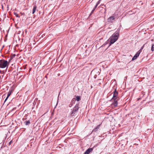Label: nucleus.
I'll use <instances>...</instances> for the list:
<instances>
[{
    "label": "nucleus",
    "mask_w": 154,
    "mask_h": 154,
    "mask_svg": "<svg viewBox=\"0 0 154 154\" xmlns=\"http://www.w3.org/2000/svg\"><path fill=\"white\" fill-rule=\"evenodd\" d=\"M119 36V34L118 31L116 32L112 35L109 39V40H110V44L106 49H107L111 45V44L114 43L117 40Z\"/></svg>",
    "instance_id": "1"
},
{
    "label": "nucleus",
    "mask_w": 154,
    "mask_h": 154,
    "mask_svg": "<svg viewBox=\"0 0 154 154\" xmlns=\"http://www.w3.org/2000/svg\"><path fill=\"white\" fill-rule=\"evenodd\" d=\"M9 64V62L4 59L0 60V68L7 69Z\"/></svg>",
    "instance_id": "2"
},
{
    "label": "nucleus",
    "mask_w": 154,
    "mask_h": 154,
    "mask_svg": "<svg viewBox=\"0 0 154 154\" xmlns=\"http://www.w3.org/2000/svg\"><path fill=\"white\" fill-rule=\"evenodd\" d=\"M79 104L75 105L74 108L71 110V111L70 113V115L71 116H76L78 110L79 109Z\"/></svg>",
    "instance_id": "3"
},
{
    "label": "nucleus",
    "mask_w": 154,
    "mask_h": 154,
    "mask_svg": "<svg viewBox=\"0 0 154 154\" xmlns=\"http://www.w3.org/2000/svg\"><path fill=\"white\" fill-rule=\"evenodd\" d=\"M119 99V97H115L114 99H112L111 100H113V102L112 104V105H113L114 107H116L118 105V100Z\"/></svg>",
    "instance_id": "4"
},
{
    "label": "nucleus",
    "mask_w": 154,
    "mask_h": 154,
    "mask_svg": "<svg viewBox=\"0 0 154 154\" xmlns=\"http://www.w3.org/2000/svg\"><path fill=\"white\" fill-rule=\"evenodd\" d=\"M140 53V51H139L137 52L136 54L132 58V60H134L136 59L137 58V57L139 56Z\"/></svg>",
    "instance_id": "5"
},
{
    "label": "nucleus",
    "mask_w": 154,
    "mask_h": 154,
    "mask_svg": "<svg viewBox=\"0 0 154 154\" xmlns=\"http://www.w3.org/2000/svg\"><path fill=\"white\" fill-rule=\"evenodd\" d=\"M115 19V18L114 16H111L108 19V21L109 22L112 23Z\"/></svg>",
    "instance_id": "6"
},
{
    "label": "nucleus",
    "mask_w": 154,
    "mask_h": 154,
    "mask_svg": "<svg viewBox=\"0 0 154 154\" xmlns=\"http://www.w3.org/2000/svg\"><path fill=\"white\" fill-rule=\"evenodd\" d=\"M93 149L92 148H89L87 149L85 152L84 154H89L90 152H92Z\"/></svg>",
    "instance_id": "7"
},
{
    "label": "nucleus",
    "mask_w": 154,
    "mask_h": 154,
    "mask_svg": "<svg viewBox=\"0 0 154 154\" xmlns=\"http://www.w3.org/2000/svg\"><path fill=\"white\" fill-rule=\"evenodd\" d=\"M118 92L116 91V90H115L113 92V95L112 99H114L115 97H119L118 96Z\"/></svg>",
    "instance_id": "8"
},
{
    "label": "nucleus",
    "mask_w": 154,
    "mask_h": 154,
    "mask_svg": "<svg viewBox=\"0 0 154 154\" xmlns=\"http://www.w3.org/2000/svg\"><path fill=\"white\" fill-rule=\"evenodd\" d=\"M11 91H9L8 93L7 97L5 100V102L7 100L8 98L11 95Z\"/></svg>",
    "instance_id": "9"
},
{
    "label": "nucleus",
    "mask_w": 154,
    "mask_h": 154,
    "mask_svg": "<svg viewBox=\"0 0 154 154\" xmlns=\"http://www.w3.org/2000/svg\"><path fill=\"white\" fill-rule=\"evenodd\" d=\"M36 8H37V7L36 5L34 6L33 10H32V14H34L35 13V12L36 10Z\"/></svg>",
    "instance_id": "10"
},
{
    "label": "nucleus",
    "mask_w": 154,
    "mask_h": 154,
    "mask_svg": "<svg viewBox=\"0 0 154 154\" xmlns=\"http://www.w3.org/2000/svg\"><path fill=\"white\" fill-rule=\"evenodd\" d=\"M25 123L26 125H28L30 123V121L29 120L25 121Z\"/></svg>",
    "instance_id": "11"
},
{
    "label": "nucleus",
    "mask_w": 154,
    "mask_h": 154,
    "mask_svg": "<svg viewBox=\"0 0 154 154\" xmlns=\"http://www.w3.org/2000/svg\"><path fill=\"white\" fill-rule=\"evenodd\" d=\"M76 100L77 101H79L80 100V96H77L76 97Z\"/></svg>",
    "instance_id": "12"
},
{
    "label": "nucleus",
    "mask_w": 154,
    "mask_h": 154,
    "mask_svg": "<svg viewBox=\"0 0 154 154\" xmlns=\"http://www.w3.org/2000/svg\"><path fill=\"white\" fill-rule=\"evenodd\" d=\"M151 51H154V45L153 44L151 47Z\"/></svg>",
    "instance_id": "13"
},
{
    "label": "nucleus",
    "mask_w": 154,
    "mask_h": 154,
    "mask_svg": "<svg viewBox=\"0 0 154 154\" xmlns=\"http://www.w3.org/2000/svg\"><path fill=\"white\" fill-rule=\"evenodd\" d=\"M14 14L17 17H20V16H19L18 14L17 13L14 12Z\"/></svg>",
    "instance_id": "14"
},
{
    "label": "nucleus",
    "mask_w": 154,
    "mask_h": 154,
    "mask_svg": "<svg viewBox=\"0 0 154 154\" xmlns=\"http://www.w3.org/2000/svg\"><path fill=\"white\" fill-rule=\"evenodd\" d=\"M107 44H108V42H105L104 44H103V45H102L101 46V47H103L105 45H107Z\"/></svg>",
    "instance_id": "15"
},
{
    "label": "nucleus",
    "mask_w": 154,
    "mask_h": 154,
    "mask_svg": "<svg viewBox=\"0 0 154 154\" xmlns=\"http://www.w3.org/2000/svg\"><path fill=\"white\" fill-rule=\"evenodd\" d=\"M99 126H100V125H99L98 126H97V128H95L94 129V131H96L97 130V129L99 128Z\"/></svg>",
    "instance_id": "16"
},
{
    "label": "nucleus",
    "mask_w": 154,
    "mask_h": 154,
    "mask_svg": "<svg viewBox=\"0 0 154 154\" xmlns=\"http://www.w3.org/2000/svg\"><path fill=\"white\" fill-rule=\"evenodd\" d=\"M95 10V9H93L91 13H90V15H91V14L94 12Z\"/></svg>",
    "instance_id": "17"
},
{
    "label": "nucleus",
    "mask_w": 154,
    "mask_h": 154,
    "mask_svg": "<svg viewBox=\"0 0 154 154\" xmlns=\"http://www.w3.org/2000/svg\"><path fill=\"white\" fill-rule=\"evenodd\" d=\"M12 143V140H11L9 143V145H10L11 143Z\"/></svg>",
    "instance_id": "18"
},
{
    "label": "nucleus",
    "mask_w": 154,
    "mask_h": 154,
    "mask_svg": "<svg viewBox=\"0 0 154 154\" xmlns=\"http://www.w3.org/2000/svg\"><path fill=\"white\" fill-rule=\"evenodd\" d=\"M97 5H95V7H94V9H95H95L97 8Z\"/></svg>",
    "instance_id": "19"
},
{
    "label": "nucleus",
    "mask_w": 154,
    "mask_h": 154,
    "mask_svg": "<svg viewBox=\"0 0 154 154\" xmlns=\"http://www.w3.org/2000/svg\"><path fill=\"white\" fill-rule=\"evenodd\" d=\"M99 3H100V2H99V1H98V2H97V4H96V5H97L98 6V4H99Z\"/></svg>",
    "instance_id": "20"
},
{
    "label": "nucleus",
    "mask_w": 154,
    "mask_h": 154,
    "mask_svg": "<svg viewBox=\"0 0 154 154\" xmlns=\"http://www.w3.org/2000/svg\"><path fill=\"white\" fill-rule=\"evenodd\" d=\"M69 106L70 107H71L72 106V105H71V104H70V105H69Z\"/></svg>",
    "instance_id": "21"
},
{
    "label": "nucleus",
    "mask_w": 154,
    "mask_h": 154,
    "mask_svg": "<svg viewBox=\"0 0 154 154\" xmlns=\"http://www.w3.org/2000/svg\"><path fill=\"white\" fill-rule=\"evenodd\" d=\"M143 48V46L141 48L142 49Z\"/></svg>",
    "instance_id": "22"
}]
</instances>
